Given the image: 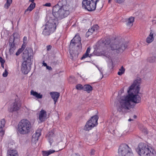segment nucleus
<instances>
[{
  "instance_id": "nucleus-20",
  "label": "nucleus",
  "mask_w": 156,
  "mask_h": 156,
  "mask_svg": "<svg viewBox=\"0 0 156 156\" xmlns=\"http://www.w3.org/2000/svg\"><path fill=\"white\" fill-rule=\"evenodd\" d=\"M55 152L54 150H50L48 151H44L42 152V154L43 156H48L51 154H53Z\"/></svg>"
},
{
  "instance_id": "nucleus-57",
  "label": "nucleus",
  "mask_w": 156,
  "mask_h": 156,
  "mask_svg": "<svg viewBox=\"0 0 156 156\" xmlns=\"http://www.w3.org/2000/svg\"><path fill=\"white\" fill-rule=\"evenodd\" d=\"M11 37H12V36H11V37H10V41H12V40H11Z\"/></svg>"
},
{
  "instance_id": "nucleus-31",
  "label": "nucleus",
  "mask_w": 156,
  "mask_h": 156,
  "mask_svg": "<svg viewBox=\"0 0 156 156\" xmlns=\"http://www.w3.org/2000/svg\"><path fill=\"white\" fill-rule=\"evenodd\" d=\"M76 88L78 90H83L84 86H83L82 85L80 84H78L76 85Z\"/></svg>"
},
{
  "instance_id": "nucleus-36",
  "label": "nucleus",
  "mask_w": 156,
  "mask_h": 156,
  "mask_svg": "<svg viewBox=\"0 0 156 156\" xmlns=\"http://www.w3.org/2000/svg\"><path fill=\"white\" fill-rule=\"evenodd\" d=\"M23 51L22 49L19 48L16 53V55L17 56L19 55Z\"/></svg>"
},
{
  "instance_id": "nucleus-54",
  "label": "nucleus",
  "mask_w": 156,
  "mask_h": 156,
  "mask_svg": "<svg viewBox=\"0 0 156 156\" xmlns=\"http://www.w3.org/2000/svg\"><path fill=\"white\" fill-rule=\"evenodd\" d=\"M112 1V0H108V3H110Z\"/></svg>"
},
{
  "instance_id": "nucleus-24",
  "label": "nucleus",
  "mask_w": 156,
  "mask_h": 156,
  "mask_svg": "<svg viewBox=\"0 0 156 156\" xmlns=\"http://www.w3.org/2000/svg\"><path fill=\"white\" fill-rule=\"evenodd\" d=\"M30 94L35 97V98H42L43 97L42 94H41L40 93H38L37 92L33 90H31Z\"/></svg>"
},
{
  "instance_id": "nucleus-8",
  "label": "nucleus",
  "mask_w": 156,
  "mask_h": 156,
  "mask_svg": "<svg viewBox=\"0 0 156 156\" xmlns=\"http://www.w3.org/2000/svg\"><path fill=\"white\" fill-rule=\"evenodd\" d=\"M118 153L119 156H133L131 148L126 144H122L119 146Z\"/></svg>"
},
{
  "instance_id": "nucleus-30",
  "label": "nucleus",
  "mask_w": 156,
  "mask_h": 156,
  "mask_svg": "<svg viewBox=\"0 0 156 156\" xmlns=\"http://www.w3.org/2000/svg\"><path fill=\"white\" fill-rule=\"evenodd\" d=\"M5 119H2L0 121L1 125L0 128H3L5 126Z\"/></svg>"
},
{
  "instance_id": "nucleus-46",
  "label": "nucleus",
  "mask_w": 156,
  "mask_h": 156,
  "mask_svg": "<svg viewBox=\"0 0 156 156\" xmlns=\"http://www.w3.org/2000/svg\"><path fill=\"white\" fill-rule=\"evenodd\" d=\"M52 99H53L54 101V104H55L56 102L58 101V98H52Z\"/></svg>"
},
{
  "instance_id": "nucleus-26",
  "label": "nucleus",
  "mask_w": 156,
  "mask_h": 156,
  "mask_svg": "<svg viewBox=\"0 0 156 156\" xmlns=\"http://www.w3.org/2000/svg\"><path fill=\"white\" fill-rule=\"evenodd\" d=\"M51 98H59V93L57 92H51L50 93Z\"/></svg>"
},
{
  "instance_id": "nucleus-35",
  "label": "nucleus",
  "mask_w": 156,
  "mask_h": 156,
  "mask_svg": "<svg viewBox=\"0 0 156 156\" xmlns=\"http://www.w3.org/2000/svg\"><path fill=\"white\" fill-rule=\"evenodd\" d=\"M8 74V73L6 69H5L4 72L2 74V76L4 77H6Z\"/></svg>"
},
{
  "instance_id": "nucleus-58",
  "label": "nucleus",
  "mask_w": 156,
  "mask_h": 156,
  "mask_svg": "<svg viewBox=\"0 0 156 156\" xmlns=\"http://www.w3.org/2000/svg\"><path fill=\"white\" fill-rule=\"evenodd\" d=\"M111 62H112V65H113V62L112 60H111Z\"/></svg>"
},
{
  "instance_id": "nucleus-56",
  "label": "nucleus",
  "mask_w": 156,
  "mask_h": 156,
  "mask_svg": "<svg viewBox=\"0 0 156 156\" xmlns=\"http://www.w3.org/2000/svg\"><path fill=\"white\" fill-rule=\"evenodd\" d=\"M132 120H133V119H128V121H129V122H130V121H132Z\"/></svg>"
},
{
  "instance_id": "nucleus-29",
  "label": "nucleus",
  "mask_w": 156,
  "mask_h": 156,
  "mask_svg": "<svg viewBox=\"0 0 156 156\" xmlns=\"http://www.w3.org/2000/svg\"><path fill=\"white\" fill-rule=\"evenodd\" d=\"M125 71V69L123 66H122L120 69H119V71L118 72V74L121 76L124 73Z\"/></svg>"
},
{
  "instance_id": "nucleus-1",
  "label": "nucleus",
  "mask_w": 156,
  "mask_h": 156,
  "mask_svg": "<svg viewBox=\"0 0 156 156\" xmlns=\"http://www.w3.org/2000/svg\"><path fill=\"white\" fill-rule=\"evenodd\" d=\"M66 2L62 0L57 4L53 7L52 14L55 18H51L46 23L42 34L44 36H48L54 32L58 24V20L67 17L69 14V6L68 4L63 5Z\"/></svg>"
},
{
  "instance_id": "nucleus-3",
  "label": "nucleus",
  "mask_w": 156,
  "mask_h": 156,
  "mask_svg": "<svg viewBox=\"0 0 156 156\" xmlns=\"http://www.w3.org/2000/svg\"><path fill=\"white\" fill-rule=\"evenodd\" d=\"M141 98H118L115 101L117 109L120 112L133 108L136 103L140 102Z\"/></svg>"
},
{
  "instance_id": "nucleus-37",
  "label": "nucleus",
  "mask_w": 156,
  "mask_h": 156,
  "mask_svg": "<svg viewBox=\"0 0 156 156\" xmlns=\"http://www.w3.org/2000/svg\"><path fill=\"white\" fill-rule=\"evenodd\" d=\"M4 134V131L3 128H0V136H2Z\"/></svg>"
},
{
  "instance_id": "nucleus-18",
  "label": "nucleus",
  "mask_w": 156,
  "mask_h": 156,
  "mask_svg": "<svg viewBox=\"0 0 156 156\" xmlns=\"http://www.w3.org/2000/svg\"><path fill=\"white\" fill-rule=\"evenodd\" d=\"M134 21V18L133 17H130L126 21V25L129 26V27H131L133 24V23Z\"/></svg>"
},
{
  "instance_id": "nucleus-25",
  "label": "nucleus",
  "mask_w": 156,
  "mask_h": 156,
  "mask_svg": "<svg viewBox=\"0 0 156 156\" xmlns=\"http://www.w3.org/2000/svg\"><path fill=\"white\" fill-rule=\"evenodd\" d=\"M15 49V44L12 41V43L11 44L10 48L9 50V52L10 54H13L14 51Z\"/></svg>"
},
{
  "instance_id": "nucleus-40",
  "label": "nucleus",
  "mask_w": 156,
  "mask_h": 156,
  "mask_svg": "<svg viewBox=\"0 0 156 156\" xmlns=\"http://www.w3.org/2000/svg\"><path fill=\"white\" fill-rule=\"evenodd\" d=\"M0 62L1 64L4 63L5 62V60L1 57H0Z\"/></svg>"
},
{
  "instance_id": "nucleus-38",
  "label": "nucleus",
  "mask_w": 156,
  "mask_h": 156,
  "mask_svg": "<svg viewBox=\"0 0 156 156\" xmlns=\"http://www.w3.org/2000/svg\"><path fill=\"white\" fill-rule=\"evenodd\" d=\"M125 0H115V2L119 4H121L123 3Z\"/></svg>"
},
{
  "instance_id": "nucleus-53",
  "label": "nucleus",
  "mask_w": 156,
  "mask_h": 156,
  "mask_svg": "<svg viewBox=\"0 0 156 156\" xmlns=\"http://www.w3.org/2000/svg\"><path fill=\"white\" fill-rule=\"evenodd\" d=\"M29 1L30 2H31L32 3H34V2L35 0H30Z\"/></svg>"
},
{
  "instance_id": "nucleus-2",
  "label": "nucleus",
  "mask_w": 156,
  "mask_h": 156,
  "mask_svg": "<svg viewBox=\"0 0 156 156\" xmlns=\"http://www.w3.org/2000/svg\"><path fill=\"white\" fill-rule=\"evenodd\" d=\"M101 44L102 46H103L104 48H106L107 50L105 52L103 51L102 54L107 57L109 58L110 55L108 54V47H110L112 50H116L117 53H119L122 52L123 51L127 48V46L126 44H121L116 38H115L114 40H111L109 39H107L105 40L101 41Z\"/></svg>"
},
{
  "instance_id": "nucleus-6",
  "label": "nucleus",
  "mask_w": 156,
  "mask_h": 156,
  "mask_svg": "<svg viewBox=\"0 0 156 156\" xmlns=\"http://www.w3.org/2000/svg\"><path fill=\"white\" fill-rule=\"evenodd\" d=\"M136 151L140 156H156V152L146 144H139Z\"/></svg>"
},
{
  "instance_id": "nucleus-15",
  "label": "nucleus",
  "mask_w": 156,
  "mask_h": 156,
  "mask_svg": "<svg viewBox=\"0 0 156 156\" xmlns=\"http://www.w3.org/2000/svg\"><path fill=\"white\" fill-rule=\"evenodd\" d=\"M41 129L40 128L37 129L32 136V140L34 142H36L38 139L39 138L41 135Z\"/></svg>"
},
{
  "instance_id": "nucleus-50",
  "label": "nucleus",
  "mask_w": 156,
  "mask_h": 156,
  "mask_svg": "<svg viewBox=\"0 0 156 156\" xmlns=\"http://www.w3.org/2000/svg\"><path fill=\"white\" fill-rule=\"evenodd\" d=\"M96 66L98 70L99 71L101 72V69L98 67V66Z\"/></svg>"
},
{
  "instance_id": "nucleus-32",
  "label": "nucleus",
  "mask_w": 156,
  "mask_h": 156,
  "mask_svg": "<svg viewBox=\"0 0 156 156\" xmlns=\"http://www.w3.org/2000/svg\"><path fill=\"white\" fill-rule=\"evenodd\" d=\"M92 56V55L91 54H90L89 55V54L87 53V52H86V53L83 55V56L81 58V59H83L87 57L88 56L90 57Z\"/></svg>"
},
{
  "instance_id": "nucleus-43",
  "label": "nucleus",
  "mask_w": 156,
  "mask_h": 156,
  "mask_svg": "<svg viewBox=\"0 0 156 156\" xmlns=\"http://www.w3.org/2000/svg\"><path fill=\"white\" fill-rule=\"evenodd\" d=\"M52 48V46L50 45H48L47 46L46 48L48 51L50 50Z\"/></svg>"
},
{
  "instance_id": "nucleus-60",
  "label": "nucleus",
  "mask_w": 156,
  "mask_h": 156,
  "mask_svg": "<svg viewBox=\"0 0 156 156\" xmlns=\"http://www.w3.org/2000/svg\"><path fill=\"white\" fill-rule=\"evenodd\" d=\"M113 67V66H112V68Z\"/></svg>"
},
{
  "instance_id": "nucleus-10",
  "label": "nucleus",
  "mask_w": 156,
  "mask_h": 156,
  "mask_svg": "<svg viewBox=\"0 0 156 156\" xmlns=\"http://www.w3.org/2000/svg\"><path fill=\"white\" fill-rule=\"evenodd\" d=\"M98 118V116L97 115L91 117V119L87 122L84 127V129L86 131H89L97 125Z\"/></svg>"
},
{
  "instance_id": "nucleus-4",
  "label": "nucleus",
  "mask_w": 156,
  "mask_h": 156,
  "mask_svg": "<svg viewBox=\"0 0 156 156\" xmlns=\"http://www.w3.org/2000/svg\"><path fill=\"white\" fill-rule=\"evenodd\" d=\"M141 79L137 78L135 80L133 83L128 88L127 90L128 95L126 97L122 98H140L141 94L140 93V84ZM124 92L123 89H122L119 92L118 97L120 98V95Z\"/></svg>"
},
{
  "instance_id": "nucleus-52",
  "label": "nucleus",
  "mask_w": 156,
  "mask_h": 156,
  "mask_svg": "<svg viewBox=\"0 0 156 156\" xmlns=\"http://www.w3.org/2000/svg\"><path fill=\"white\" fill-rule=\"evenodd\" d=\"M1 66L3 68H4V63L1 64Z\"/></svg>"
},
{
  "instance_id": "nucleus-51",
  "label": "nucleus",
  "mask_w": 156,
  "mask_h": 156,
  "mask_svg": "<svg viewBox=\"0 0 156 156\" xmlns=\"http://www.w3.org/2000/svg\"><path fill=\"white\" fill-rule=\"evenodd\" d=\"M153 23L154 24H155L156 23V21L155 20H152Z\"/></svg>"
},
{
  "instance_id": "nucleus-11",
  "label": "nucleus",
  "mask_w": 156,
  "mask_h": 156,
  "mask_svg": "<svg viewBox=\"0 0 156 156\" xmlns=\"http://www.w3.org/2000/svg\"><path fill=\"white\" fill-rule=\"evenodd\" d=\"M81 39L80 37L78 35H76L73 38L71 41L70 46L73 47L76 46L79 48L82 47V44L81 42Z\"/></svg>"
},
{
  "instance_id": "nucleus-27",
  "label": "nucleus",
  "mask_w": 156,
  "mask_h": 156,
  "mask_svg": "<svg viewBox=\"0 0 156 156\" xmlns=\"http://www.w3.org/2000/svg\"><path fill=\"white\" fill-rule=\"evenodd\" d=\"M140 129L144 133L147 134L148 133V131L146 127H144L142 125L140 126Z\"/></svg>"
},
{
  "instance_id": "nucleus-39",
  "label": "nucleus",
  "mask_w": 156,
  "mask_h": 156,
  "mask_svg": "<svg viewBox=\"0 0 156 156\" xmlns=\"http://www.w3.org/2000/svg\"><path fill=\"white\" fill-rule=\"evenodd\" d=\"M23 43L27 44V38L26 37H24L23 38Z\"/></svg>"
},
{
  "instance_id": "nucleus-48",
  "label": "nucleus",
  "mask_w": 156,
  "mask_h": 156,
  "mask_svg": "<svg viewBox=\"0 0 156 156\" xmlns=\"http://www.w3.org/2000/svg\"><path fill=\"white\" fill-rule=\"evenodd\" d=\"M71 156H80V155L78 154H72Z\"/></svg>"
},
{
  "instance_id": "nucleus-28",
  "label": "nucleus",
  "mask_w": 156,
  "mask_h": 156,
  "mask_svg": "<svg viewBox=\"0 0 156 156\" xmlns=\"http://www.w3.org/2000/svg\"><path fill=\"white\" fill-rule=\"evenodd\" d=\"M12 0H6V2L4 5V7L8 9L12 3Z\"/></svg>"
},
{
  "instance_id": "nucleus-55",
  "label": "nucleus",
  "mask_w": 156,
  "mask_h": 156,
  "mask_svg": "<svg viewBox=\"0 0 156 156\" xmlns=\"http://www.w3.org/2000/svg\"><path fill=\"white\" fill-rule=\"evenodd\" d=\"M136 118H137V116H136V115H134L133 116V118H134V119H136Z\"/></svg>"
},
{
  "instance_id": "nucleus-33",
  "label": "nucleus",
  "mask_w": 156,
  "mask_h": 156,
  "mask_svg": "<svg viewBox=\"0 0 156 156\" xmlns=\"http://www.w3.org/2000/svg\"><path fill=\"white\" fill-rule=\"evenodd\" d=\"M13 37H14L12 41L14 42L15 39H17L19 37V34L17 33H15L13 34Z\"/></svg>"
},
{
  "instance_id": "nucleus-59",
  "label": "nucleus",
  "mask_w": 156,
  "mask_h": 156,
  "mask_svg": "<svg viewBox=\"0 0 156 156\" xmlns=\"http://www.w3.org/2000/svg\"><path fill=\"white\" fill-rule=\"evenodd\" d=\"M40 98H37V99H40Z\"/></svg>"
},
{
  "instance_id": "nucleus-13",
  "label": "nucleus",
  "mask_w": 156,
  "mask_h": 156,
  "mask_svg": "<svg viewBox=\"0 0 156 156\" xmlns=\"http://www.w3.org/2000/svg\"><path fill=\"white\" fill-rule=\"evenodd\" d=\"M38 119L39 120V122H43L47 119L46 112L44 110L42 109L39 112Z\"/></svg>"
},
{
  "instance_id": "nucleus-42",
  "label": "nucleus",
  "mask_w": 156,
  "mask_h": 156,
  "mask_svg": "<svg viewBox=\"0 0 156 156\" xmlns=\"http://www.w3.org/2000/svg\"><path fill=\"white\" fill-rule=\"evenodd\" d=\"M44 6L50 7L51 6V4L50 3H47L43 5Z\"/></svg>"
},
{
  "instance_id": "nucleus-45",
  "label": "nucleus",
  "mask_w": 156,
  "mask_h": 156,
  "mask_svg": "<svg viewBox=\"0 0 156 156\" xmlns=\"http://www.w3.org/2000/svg\"><path fill=\"white\" fill-rule=\"evenodd\" d=\"M95 150L94 149H92L91 150L90 154L91 155H93L94 154Z\"/></svg>"
},
{
  "instance_id": "nucleus-17",
  "label": "nucleus",
  "mask_w": 156,
  "mask_h": 156,
  "mask_svg": "<svg viewBox=\"0 0 156 156\" xmlns=\"http://www.w3.org/2000/svg\"><path fill=\"white\" fill-rule=\"evenodd\" d=\"M7 154V156H18L17 151L15 150H8Z\"/></svg>"
},
{
  "instance_id": "nucleus-12",
  "label": "nucleus",
  "mask_w": 156,
  "mask_h": 156,
  "mask_svg": "<svg viewBox=\"0 0 156 156\" xmlns=\"http://www.w3.org/2000/svg\"><path fill=\"white\" fill-rule=\"evenodd\" d=\"M21 106V102L20 98H16L11 108V112H16L19 110Z\"/></svg>"
},
{
  "instance_id": "nucleus-14",
  "label": "nucleus",
  "mask_w": 156,
  "mask_h": 156,
  "mask_svg": "<svg viewBox=\"0 0 156 156\" xmlns=\"http://www.w3.org/2000/svg\"><path fill=\"white\" fill-rule=\"evenodd\" d=\"M156 35V33L154 30H151L150 34L146 39V42L148 44H150L152 42L154 39V37Z\"/></svg>"
},
{
  "instance_id": "nucleus-47",
  "label": "nucleus",
  "mask_w": 156,
  "mask_h": 156,
  "mask_svg": "<svg viewBox=\"0 0 156 156\" xmlns=\"http://www.w3.org/2000/svg\"><path fill=\"white\" fill-rule=\"evenodd\" d=\"M46 67L47 69H48L49 70H51L52 69L51 68L50 66H47Z\"/></svg>"
},
{
  "instance_id": "nucleus-16",
  "label": "nucleus",
  "mask_w": 156,
  "mask_h": 156,
  "mask_svg": "<svg viewBox=\"0 0 156 156\" xmlns=\"http://www.w3.org/2000/svg\"><path fill=\"white\" fill-rule=\"evenodd\" d=\"M147 61L150 63L156 62V54H151L147 58Z\"/></svg>"
},
{
  "instance_id": "nucleus-34",
  "label": "nucleus",
  "mask_w": 156,
  "mask_h": 156,
  "mask_svg": "<svg viewBox=\"0 0 156 156\" xmlns=\"http://www.w3.org/2000/svg\"><path fill=\"white\" fill-rule=\"evenodd\" d=\"M72 113L71 112L69 113L65 117V119L66 120H67L69 119L72 115Z\"/></svg>"
},
{
  "instance_id": "nucleus-21",
  "label": "nucleus",
  "mask_w": 156,
  "mask_h": 156,
  "mask_svg": "<svg viewBox=\"0 0 156 156\" xmlns=\"http://www.w3.org/2000/svg\"><path fill=\"white\" fill-rule=\"evenodd\" d=\"M99 27L97 25H95L93 26L90 29H89L87 34H90V33L93 32L97 31Z\"/></svg>"
},
{
  "instance_id": "nucleus-44",
  "label": "nucleus",
  "mask_w": 156,
  "mask_h": 156,
  "mask_svg": "<svg viewBox=\"0 0 156 156\" xmlns=\"http://www.w3.org/2000/svg\"><path fill=\"white\" fill-rule=\"evenodd\" d=\"M90 47L88 48L86 52L89 54L90 52Z\"/></svg>"
},
{
  "instance_id": "nucleus-22",
  "label": "nucleus",
  "mask_w": 156,
  "mask_h": 156,
  "mask_svg": "<svg viewBox=\"0 0 156 156\" xmlns=\"http://www.w3.org/2000/svg\"><path fill=\"white\" fill-rule=\"evenodd\" d=\"M92 89V87L89 84H86L84 86L83 90L88 93H90Z\"/></svg>"
},
{
  "instance_id": "nucleus-41",
  "label": "nucleus",
  "mask_w": 156,
  "mask_h": 156,
  "mask_svg": "<svg viewBox=\"0 0 156 156\" xmlns=\"http://www.w3.org/2000/svg\"><path fill=\"white\" fill-rule=\"evenodd\" d=\"M26 44L23 43L22 44L21 48H20V49H22V50L23 51L26 47Z\"/></svg>"
},
{
  "instance_id": "nucleus-23",
  "label": "nucleus",
  "mask_w": 156,
  "mask_h": 156,
  "mask_svg": "<svg viewBox=\"0 0 156 156\" xmlns=\"http://www.w3.org/2000/svg\"><path fill=\"white\" fill-rule=\"evenodd\" d=\"M36 4L35 3H31L28 6L27 9L25 10V13L27 12L28 11L30 12L35 7Z\"/></svg>"
},
{
  "instance_id": "nucleus-7",
  "label": "nucleus",
  "mask_w": 156,
  "mask_h": 156,
  "mask_svg": "<svg viewBox=\"0 0 156 156\" xmlns=\"http://www.w3.org/2000/svg\"><path fill=\"white\" fill-rule=\"evenodd\" d=\"M31 127L30 122L27 119H23L19 123L17 130L20 134H26L30 132Z\"/></svg>"
},
{
  "instance_id": "nucleus-5",
  "label": "nucleus",
  "mask_w": 156,
  "mask_h": 156,
  "mask_svg": "<svg viewBox=\"0 0 156 156\" xmlns=\"http://www.w3.org/2000/svg\"><path fill=\"white\" fill-rule=\"evenodd\" d=\"M33 51L30 48H26L23 52V57L24 61L22 63L21 71L22 72L27 74L30 71L31 67V59L33 58Z\"/></svg>"
},
{
  "instance_id": "nucleus-49",
  "label": "nucleus",
  "mask_w": 156,
  "mask_h": 156,
  "mask_svg": "<svg viewBox=\"0 0 156 156\" xmlns=\"http://www.w3.org/2000/svg\"><path fill=\"white\" fill-rule=\"evenodd\" d=\"M43 66H46V67L47 66V64H46V63H45L44 62V61L43 62Z\"/></svg>"
},
{
  "instance_id": "nucleus-19",
  "label": "nucleus",
  "mask_w": 156,
  "mask_h": 156,
  "mask_svg": "<svg viewBox=\"0 0 156 156\" xmlns=\"http://www.w3.org/2000/svg\"><path fill=\"white\" fill-rule=\"evenodd\" d=\"M54 136V133L52 131L49 132L48 134V141L50 143V145H51V144L53 142V140L52 138Z\"/></svg>"
},
{
  "instance_id": "nucleus-9",
  "label": "nucleus",
  "mask_w": 156,
  "mask_h": 156,
  "mask_svg": "<svg viewBox=\"0 0 156 156\" xmlns=\"http://www.w3.org/2000/svg\"><path fill=\"white\" fill-rule=\"evenodd\" d=\"M99 1V0H83L82 6L89 11H94L96 9L97 2Z\"/></svg>"
}]
</instances>
